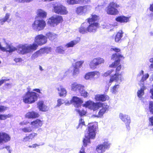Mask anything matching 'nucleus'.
Masks as SVG:
<instances>
[{
  "instance_id": "1",
  "label": "nucleus",
  "mask_w": 153,
  "mask_h": 153,
  "mask_svg": "<svg viewBox=\"0 0 153 153\" xmlns=\"http://www.w3.org/2000/svg\"><path fill=\"white\" fill-rule=\"evenodd\" d=\"M124 57L121 54H118L115 53H113L112 55L111 59L114 60L116 59H117L115 60L109 65V67L111 68H114L116 67L115 69V73L113 75L112 74V72L114 71V70L111 69L107 71L104 73L102 75L103 77H106L108 76H110V78L109 81V83L110 84L109 86L111 85V84L114 81L118 82L119 81L122 82L123 78L121 74H119V71L121 69V65L120 64V62L121 59H124Z\"/></svg>"
},
{
  "instance_id": "2",
  "label": "nucleus",
  "mask_w": 153,
  "mask_h": 153,
  "mask_svg": "<svg viewBox=\"0 0 153 153\" xmlns=\"http://www.w3.org/2000/svg\"><path fill=\"white\" fill-rule=\"evenodd\" d=\"M91 18H88L86 19L89 25L86 22L82 24L78 28L79 32L81 34H85L88 32L95 33L97 29L100 27V24L95 22L98 20V16L95 14H92Z\"/></svg>"
},
{
  "instance_id": "3",
  "label": "nucleus",
  "mask_w": 153,
  "mask_h": 153,
  "mask_svg": "<svg viewBox=\"0 0 153 153\" xmlns=\"http://www.w3.org/2000/svg\"><path fill=\"white\" fill-rule=\"evenodd\" d=\"M47 37L42 34L36 36L34 38V42L32 44L26 46H23V48L24 52L30 53L32 51L36 50L39 46H42L47 43Z\"/></svg>"
},
{
  "instance_id": "4",
  "label": "nucleus",
  "mask_w": 153,
  "mask_h": 153,
  "mask_svg": "<svg viewBox=\"0 0 153 153\" xmlns=\"http://www.w3.org/2000/svg\"><path fill=\"white\" fill-rule=\"evenodd\" d=\"M96 128L93 123H89L87 131L85 135V138L83 139V145L86 147L91 143L90 139H94L96 134Z\"/></svg>"
},
{
  "instance_id": "5",
  "label": "nucleus",
  "mask_w": 153,
  "mask_h": 153,
  "mask_svg": "<svg viewBox=\"0 0 153 153\" xmlns=\"http://www.w3.org/2000/svg\"><path fill=\"white\" fill-rule=\"evenodd\" d=\"M28 91L22 97L23 102L26 104H32L34 103L37 99L38 96L36 93L30 91V88H27Z\"/></svg>"
},
{
  "instance_id": "6",
  "label": "nucleus",
  "mask_w": 153,
  "mask_h": 153,
  "mask_svg": "<svg viewBox=\"0 0 153 153\" xmlns=\"http://www.w3.org/2000/svg\"><path fill=\"white\" fill-rule=\"evenodd\" d=\"M120 7V5L114 1L110 2L105 9L107 14L111 15H116L119 13L117 8Z\"/></svg>"
},
{
  "instance_id": "7",
  "label": "nucleus",
  "mask_w": 153,
  "mask_h": 153,
  "mask_svg": "<svg viewBox=\"0 0 153 153\" xmlns=\"http://www.w3.org/2000/svg\"><path fill=\"white\" fill-rule=\"evenodd\" d=\"M46 25L45 21L42 19H36L32 25L33 29L37 31L44 30Z\"/></svg>"
},
{
  "instance_id": "8",
  "label": "nucleus",
  "mask_w": 153,
  "mask_h": 153,
  "mask_svg": "<svg viewBox=\"0 0 153 153\" xmlns=\"http://www.w3.org/2000/svg\"><path fill=\"white\" fill-rule=\"evenodd\" d=\"M53 10L56 13L60 15H66L68 13L66 7L59 3L53 4Z\"/></svg>"
},
{
  "instance_id": "9",
  "label": "nucleus",
  "mask_w": 153,
  "mask_h": 153,
  "mask_svg": "<svg viewBox=\"0 0 153 153\" xmlns=\"http://www.w3.org/2000/svg\"><path fill=\"white\" fill-rule=\"evenodd\" d=\"M23 46H26V45H19L17 47V48L13 47L10 45H8L6 48V51H5L9 53L13 52L15 51H17L19 53L22 54H24L28 53L27 52H24L23 48Z\"/></svg>"
},
{
  "instance_id": "10",
  "label": "nucleus",
  "mask_w": 153,
  "mask_h": 153,
  "mask_svg": "<svg viewBox=\"0 0 153 153\" xmlns=\"http://www.w3.org/2000/svg\"><path fill=\"white\" fill-rule=\"evenodd\" d=\"M23 46H26V45H19L17 47V48L13 47L10 45H8L6 48V51H5L9 53L13 52L15 51H17L19 53L22 54H24L28 53L27 52H24L23 48Z\"/></svg>"
},
{
  "instance_id": "11",
  "label": "nucleus",
  "mask_w": 153,
  "mask_h": 153,
  "mask_svg": "<svg viewBox=\"0 0 153 153\" xmlns=\"http://www.w3.org/2000/svg\"><path fill=\"white\" fill-rule=\"evenodd\" d=\"M104 59L100 57H97L94 58L91 60L89 64L90 68L91 69H94L97 68V66L104 63Z\"/></svg>"
},
{
  "instance_id": "12",
  "label": "nucleus",
  "mask_w": 153,
  "mask_h": 153,
  "mask_svg": "<svg viewBox=\"0 0 153 153\" xmlns=\"http://www.w3.org/2000/svg\"><path fill=\"white\" fill-rule=\"evenodd\" d=\"M63 21V18L60 15H56L55 17L52 16L50 18L48 22V23L50 26L54 27Z\"/></svg>"
},
{
  "instance_id": "13",
  "label": "nucleus",
  "mask_w": 153,
  "mask_h": 153,
  "mask_svg": "<svg viewBox=\"0 0 153 153\" xmlns=\"http://www.w3.org/2000/svg\"><path fill=\"white\" fill-rule=\"evenodd\" d=\"M100 104L99 105L98 108L97 109V110L100 107L102 108L99 111L97 115H94L95 117L97 118L102 117L105 113L108 111L109 106L105 103H102L100 102Z\"/></svg>"
},
{
  "instance_id": "14",
  "label": "nucleus",
  "mask_w": 153,
  "mask_h": 153,
  "mask_svg": "<svg viewBox=\"0 0 153 153\" xmlns=\"http://www.w3.org/2000/svg\"><path fill=\"white\" fill-rule=\"evenodd\" d=\"M110 145L109 142L104 141L102 144L98 145L97 146L96 151L98 153H103L106 150L110 148Z\"/></svg>"
},
{
  "instance_id": "15",
  "label": "nucleus",
  "mask_w": 153,
  "mask_h": 153,
  "mask_svg": "<svg viewBox=\"0 0 153 153\" xmlns=\"http://www.w3.org/2000/svg\"><path fill=\"white\" fill-rule=\"evenodd\" d=\"M100 104V102H94L92 101L88 100L83 105V106L95 111L97 110V109L99 106V105Z\"/></svg>"
},
{
  "instance_id": "16",
  "label": "nucleus",
  "mask_w": 153,
  "mask_h": 153,
  "mask_svg": "<svg viewBox=\"0 0 153 153\" xmlns=\"http://www.w3.org/2000/svg\"><path fill=\"white\" fill-rule=\"evenodd\" d=\"M120 118L126 124V127L128 130L130 128L129 124L130 123V119L128 115L120 113L119 114Z\"/></svg>"
},
{
  "instance_id": "17",
  "label": "nucleus",
  "mask_w": 153,
  "mask_h": 153,
  "mask_svg": "<svg viewBox=\"0 0 153 153\" xmlns=\"http://www.w3.org/2000/svg\"><path fill=\"white\" fill-rule=\"evenodd\" d=\"M66 2L69 5L77 4H85L90 2V0H66Z\"/></svg>"
},
{
  "instance_id": "18",
  "label": "nucleus",
  "mask_w": 153,
  "mask_h": 153,
  "mask_svg": "<svg viewBox=\"0 0 153 153\" xmlns=\"http://www.w3.org/2000/svg\"><path fill=\"white\" fill-rule=\"evenodd\" d=\"M94 99L97 101L104 102L109 100V96L105 94H97L95 95Z\"/></svg>"
},
{
  "instance_id": "19",
  "label": "nucleus",
  "mask_w": 153,
  "mask_h": 153,
  "mask_svg": "<svg viewBox=\"0 0 153 153\" xmlns=\"http://www.w3.org/2000/svg\"><path fill=\"white\" fill-rule=\"evenodd\" d=\"M130 17L121 15L117 16L115 20L117 22L120 23H126L129 21Z\"/></svg>"
},
{
  "instance_id": "20",
  "label": "nucleus",
  "mask_w": 153,
  "mask_h": 153,
  "mask_svg": "<svg viewBox=\"0 0 153 153\" xmlns=\"http://www.w3.org/2000/svg\"><path fill=\"white\" fill-rule=\"evenodd\" d=\"M84 86L76 83H74L71 85V90L74 91H78L79 92H82Z\"/></svg>"
},
{
  "instance_id": "21",
  "label": "nucleus",
  "mask_w": 153,
  "mask_h": 153,
  "mask_svg": "<svg viewBox=\"0 0 153 153\" xmlns=\"http://www.w3.org/2000/svg\"><path fill=\"white\" fill-rule=\"evenodd\" d=\"M71 102L73 103L75 107H78L82 103L83 101L76 97H73L71 100Z\"/></svg>"
},
{
  "instance_id": "22",
  "label": "nucleus",
  "mask_w": 153,
  "mask_h": 153,
  "mask_svg": "<svg viewBox=\"0 0 153 153\" xmlns=\"http://www.w3.org/2000/svg\"><path fill=\"white\" fill-rule=\"evenodd\" d=\"M37 135V134L36 133L34 132L30 133L24 137L22 140V141L24 142L30 141V140L33 139Z\"/></svg>"
},
{
  "instance_id": "23",
  "label": "nucleus",
  "mask_w": 153,
  "mask_h": 153,
  "mask_svg": "<svg viewBox=\"0 0 153 153\" xmlns=\"http://www.w3.org/2000/svg\"><path fill=\"white\" fill-rule=\"evenodd\" d=\"M30 124L34 128H37L42 126L43 121L39 119H36L31 122Z\"/></svg>"
},
{
  "instance_id": "24",
  "label": "nucleus",
  "mask_w": 153,
  "mask_h": 153,
  "mask_svg": "<svg viewBox=\"0 0 153 153\" xmlns=\"http://www.w3.org/2000/svg\"><path fill=\"white\" fill-rule=\"evenodd\" d=\"M97 74H99V72L97 71L88 72L85 75L84 78L86 80L90 79L93 78Z\"/></svg>"
},
{
  "instance_id": "25",
  "label": "nucleus",
  "mask_w": 153,
  "mask_h": 153,
  "mask_svg": "<svg viewBox=\"0 0 153 153\" xmlns=\"http://www.w3.org/2000/svg\"><path fill=\"white\" fill-rule=\"evenodd\" d=\"M37 105L39 110L41 111L45 112L48 110V107L44 104L42 101H39L37 103Z\"/></svg>"
},
{
  "instance_id": "26",
  "label": "nucleus",
  "mask_w": 153,
  "mask_h": 153,
  "mask_svg": "<svg viewBox=\"0 0 153 153\" xmlns=\"http://www.w3.org/2000/svg\"><path fill=\"white\" fill-rule=\"evenodd\" d=\"M39 116L38 113L33 111L28 112L26 114V117L29 119L38 118Z\"/></svg>"
},
{
  "instance_id": "27",
  "label": "nucleus",
  "mask_w": 153,
  "mask_h": 153,
  "mask_svg": "<svg viewBox=\"0 0 153 153\" xmlns=\"http://www.w3.org/2000/svg\"><path fill=\"white\" fill-rule=\"evenodd\" d=\"M124 32L122 30H120L117 32L114 37L115 41L116 42H118L122 39L123 36Z\"/></svg>"
},
{
  "instance_id": "28",
  "label": "nucleus",
  "mask_w": 153,
  "mask_h": 153,
  "mask_svg": "<svg viewBox=\"0 0 153 153\" xmlns=\"http://www.w3.org/2000/svg\"><path fill=\"white\" fill-rule=\"evenodd\" d=\"M56 89L59 92V94L60 97L65 96L66 94V91L65 89L62 85H60Z\"/></svg>"
},
{
  "instance_id": "29",
  "label": "nucleus",
  "mask_w": 153,
  "mask_h": 153,
  "mask_svg": "<svg viewBox=\"0 0 153 153\" xmlns=\"http://www.w3.org/2000/svg\"><path fill=\"white\" fill-rule=\"evenodd\" d=\"M87 9L86 6H79L76 8V13L78 14H82L86 12Z\"/></svg>"
},
{
  "instance_id": "30",
  "label": "nucleus",
  "mask_w": 153,
  "mask_h": 153,
  "mask_svg": "<svg viewBox=\"0 0 153 153\" xmlns=\"http://www.w3.org/2000/svg\"><path fill=\"white\" fill-rule=\"evenodd\" d=\"M1 136L2 143L3 142L7 143L10 141L11 139L10 135L5 132H1Z\"/></svg>"
},
{
  "instance_id": "31",
  "label": "nucleus",
  "mask_w": 153,
  "mask_h": 153,
  "mask_svg": "<svg viewBox=\"0 0 153 153\" xmlns=\"http://www.w3.org/2000/svg\"><path fill=\"white\" fill-rule=\"evenodd\" d=\"M36 14L38 17L42 18H45L47 16L46 13L41 9H38L37 10Z\"/></svg>"
},
{
  "instance_id": "32",
  "label": "nucleus",
  "mask_w": 153,
  "mask_h": 153,
  "mask_svg": "<svg viewBox=\"0 0 153 153\" xmlns=\"http://www.w3.org/2000/svg\"><path fill=\"white\" fill-rule=\"evenodd\" d=\"M22 132L27 133L31 132L32 131V129L30 126L25 127L20 129Z\"/></svg>"
},
{
  "instance_id": "33",
  "label": "nucleus",
  "mask_w": 153,
  "mask_h": 153,
  "mask_svg": "<svg viewBox=\"0 0 153 153\" xmlns=\"http://www.w3.org/2000/svg\"><path fill=\"white\" fill-rule=\"evenodd\" d=\"M78 43V41L76 40H74L70 41L65 45L67 48L73 47Z\"/></svg>"
},
{
  "instance_id": "34",
  "label": "nucleus",
  "mask_w": 153,
  "mask_h": 153,
  "mask_svg": "<svg viewBox=\"0 0 153 153\" xmlns=\"http://www.w3.org/2000/svg\"><path fill=\"white\" fill-rule=\"evenodd\" d=\"M56 35L55 34L49 32L46 33L45 36L47 37V39L48 38L50 40H52L56 38Z\"/></svg>"
},
{
  "instance_id": "35",
  "label": "nucleus",
  "mask_w": 153,
  "mask_h": 153,
  "mask_svg": "<svg viewBox=\"0 0 153 153\" xmlns=\"http://www.w3.org/2000/svg\"><path fill=\"white\" fill-rule=\"evenodd\" d=\"M40 50L42 53H46L48 54L51 52V47H46L40 49Z\"/></svg>"
},
{
  "instance_id": "36",
  "label": "nucleus",
  "mask_w": 153,
  "mask_h": 153,
  "mask_svg": "<svg viewBox=\"0 0 153 153\" xmlns=\"http://www.w3.org/2000/svg\"><path fill=\"white\" fill-rule=\"evenodd\" d=\"M65 50L63 47L62 46L57 47L56 49V51L58 53L63 54L65 52Z\"/></svg>"
},
{
  "instance_id": "37",
  "label": "nucleus",
  "mask_w": 153,
  "mask_h": 153,
  "mask_svg": "<svg viewBox=\"0 0 153 153\" xmlns=\"http://www.w3.org/2000/svg\"><path fill=\"white\" fill-rule=\"evenodd\" d=\"M10 16V14L8 13H6L5 16L4 17V18L0 20V22L2 24H3L4 22L7 21V20L9 19Z\"/></svg>"
},
{
  "instance_id": "38",
  "label": "nucleus",
  "mask_w": 153,
  "mask_h": 153,
  "mask_svg": "<svg viewBox=\"0 0 153 153\" xmlns=\"http://www.w3.org/2000/svg\"><path fill=\"white\" fill-rule=\"evenodd\" d=\"M42 53L40 49L38 51H37L34 53L33 55V57L34 58H35L41 56L42 54Z\"/></svg>"
},
{
  "instance_id": "39",
  "label": "nucleus",
  "mask_w": 153,
  "mask_h": 153,
  "mask_svg": "<svg viewBox=\"0 0 153 153\" xmlns=\"http://www.w3.org/2000/svg\"><path fill=\"white\" fill-rule=\"evenodd\" d=\"M83 126H85V122L83 119L82 118H81L79 120V124L76 128L78 129L80 127L82 128Z\"/></svg>"
},
{
  "instance_id": "40",
  "label": "nucleus",
  "mask_w": 153,
  "mask_h": 153,
  "mask_svg": "<svg viewBox=\"0 0 153 153\" xmlns=\"http://www.w3.org/2000/svg\"><path fill=\"white\" fill-rule=\"evenodd\" d=\"M12 115L8 114L7 115L0 114V120H4L6 119L7 118L11 117Z\"/></svg>"
},
{
  "instance_id": "41",
  "label": "nucleus",
  "mask_w": 153,
  "mask_h": 153,
  "mask_svg": "<svg viewBox=\"0 0 153 153\" xmlns=\"http://www.w3.org/2000/svg\"><path fill=\"white\" fill-rule=\"evenodd\" d=\"M83 61H77L75 63L74 67L79 68L82 66V65L84 63Z\"/></svg>"
},
{
  "instance_id": "42",
  "label": "nucleus",
  "mask_w": 153,
  "mask_h": 153,
  "mask_svg": "<svg viewBox=\"0 0 153 153\" xmlns=\"http://www.w3.org/2000/svg\"><path fill=\"white\" fill-rule=\"evenodd\" d=\"M79 72V69L78 68L74 66V69L73 72V75L74 76L77 75Z\"/></svg>"
},
{
  "instance_id": "43",
  "label": "nucleus",
  "mask_w": 153,
  "mask_h": 153,
  "mask_svg": "<svg viewBox=\"0 0 153 153\" xmlns=\"http://www.w3.org/2000/svg\"><path fill=\"white\" fill-rule=\"evenodd\" d=\"M76 111L79 114L80 116L85 115L86 114V111L83 109L82 110H77Z\"/></svg>"
},
{
  "instance_id": "44",
  "label": "nucleus",
  "mask_w": 153,
  "mask_h": 153,
  "mask_svg": "<svg viewBox=\"0 0 153 153\" xmlns=\"http://www.w3.org/2000/svg\"><path fill=\"white\" fill-rule=\"evenodd\" d=\"M144 94V89L143 88H141L140 90H139L137 92V96L139 97H141Z\"/></svg>"
},
{
  "instance_id": "45",
  "label": "nucleus",
  "mask_w": 153,
  "mask_h": 153,
  "mask_svg": "<svg viewBox=\"0 0 153 153\" xmlns=\"http://www.w3.org/2000/svg\"><path fill=\"white\" fill-rule=\"evenodd\" d=\"M79 93H80L81 95L84 98H86L88 97V93L87 92L85 91L84 88L82 92Z\"/></svg>"
},
{
  "instance_id": "46",
  "label": "nucleus",
  "mask_w": 153,
  "mask_h": 153,
  "mask_svg": "<svg viewBox=\"0 0 153 153\" xmlns=\"http://www.w3.org/2000/svg\"><path fill=\"white\" fill-rule=\"evenodd\" d=\"M149 109L150 112L153 114V102H152L149 103Z\"/></svg>"
},
{
  "instance_id": "47",
  "label": "nucleus",
  "mask_w": 153,
  "mask_h": 153,
  "mask_svg": "<svg viewBox=\"0 0 153 153\" xmlns=\"http://www.w3.org/2000/svg\"><path fill=\"white\" fill-rule=\"evenodd\" d=\"M110 50L111 51H114L116 52H119L120 51V49L119 48H111V49Z\"/></svg>"
},
{
  "instance_id": "48",
  "label": "nucleus",
  "mask_w": 153,
  "mask_h": 153,
  "mask_svg": "<svg viewBox=\"0 0 153 153\" xmlns=\"http://www.w3.org/2000/svg\"><path fill=\"white\" fill-rule=\"evenodd\" d=\"M119 87V85H115L112 87V91L113 92H115L116 91V89L118 88Z\"/></svg>"
},
{
  "instance_id": "49",
  "label": "nucleus",
  "mask_w": 153,
  "mask_h": 153,
  "mask_svg": "<svg viewBox=\"0 0 153 153\" xmlns=\"http://www.w3.org/2000/svg\"><path fill=\"white\" fill-rule=\"evenodd\" d=\"M33 0H17L18 2L19 3H29Z\"/></svg>"
},
{
  "instance_id": "50",
  "label": "nucleus",
  "mask_w": 153,
  "mask_h": 153,
  "mask_svg": "<svg viewBox=\"0 0 153 153\" xmlns=\"http://www.w3.org/2000/svg\"><path fill=\"white\" fill-rule=\"evenodd\" d=\"M7 107L3 105L0 106V112H3L7 110Z\"/></svg>"
},
{
  "instance_id": "51",
  "label": "nucleus",
  "mask_w": 153,
  "mask_h": 153,
  "mask_svg": "<svg viewBox=\"0 0 153 153\" xmlns=\"http://www.w3.org/2000/svg\"><path fill=\"white\" fill-rule=\"evenodd\" d=\"M149 75L148 74H146L145 75L143 76L142 78L143 80L144 81L146 80L149 77Z\"/></svg>"
},
{
  "instance_id": "52",
  "label": "nucleus",
  "mask_w": 153,
  "mask_h": 153,
  "mask_svg": "<svg viewBox=\"0 0 153 153\" xmlns=\"http://www.w3.org/2000/svg\"><path fill=\"white\" fill-rule=\"evenodd\" d=\"M9 79H2L0 80V86L3 84L4 82L9 81Z\"/></svg>"
},
{
  "instance_id": "53",
  "label": "nucleus",
  "mask_w": 153,
  "mask_h": 153,
  "mask_svg": "<svg viewBox=\"0 0 153 153\" xmlns=\"http://www.w3.org/2000/svg\"><path fill=\"white\" fill-rule=\"evenodd\" d=\"M62 100L61 99H59L57 100V105L60 106L61 105L63 104Z\"/></svg>"
},
{
  "instance_id": "54",
  "label": "nucleus",
  "mask_w": 153,
  "mask_h": 153,
  "mask_svg": "<svg viewBox=\"0 0 153 153\" xmlns=\"http://www.w3.org/2000/svg\"><path fill=\"white\" fill-rule=\"evenodd\" d=\"M149 9L150 11L153 12V3L150 4Z\"/></svg>"
},
{
  "instance_id": "55",
  "label": "nucleus",
  "mask_w": 153,
  "mask_h": 153,
  "mask_svg": "<svg viewBox=\"0 0 153 153\" xmlns=\"http://www.w3.org/2000/svg\"><path fill=\"white\" fill-rule=\"evenodd\" d=\"M28 123V122L27 123V122H20L19 123V124H20V125L21 126H23L24 125H26Z\"/></svg>"
},
{
  "instance_id": "56",
  "label": "nucleus",
  "mask_w": 153,
  "mask_h": 153,
  "mask_svg": "<svg viewBox=\"0 0 153 153\" xmlns=\"http://www.w3.org/2000/svg\"><path fill=\"white\" fill-rule=\"evenodd\" d=\"M79 153H86L85 151V149L82 148L81 150L79 152Z\"/></svg>"
},
{
  "instance_id": "57",
  "label": "nucleus",
  "mask_w": 153,
  "mask_h": 153,
  "mask_svg": "<svg viewBox=\"0 0 153 153\" xmlns=\"http://www.w3.org/2000/svg\"><path fill=\"white\" fill-rule=\"evenodd\" d=\"M33 91H36L37 92L39 93H41L39 89L38 88H36L35 89L33 90Z\"/></svg>"
},
{
  "instance_id": "58",
  "label": "nucleus",
  "mask_w": 153,
  "mask_h": 153,
  "mask_svg": "<svg viewBox=\"0 0 153 153\" xmlns=\"http://www.w3.org/2000/svg\"><path fill=\"white\" fill-rule=\"evenodd\" d=\"M21 60V58H16L14 59V60L16 62H18L20 61Z\"/></svg>"
},
{
  "instance_id": "59",
  "label": "nucleus",
  "mask_w": 153,
  "mask_h": 153,
  "mask_svg": "<svg viewBox=\"0 0 153 153\" xmlns=\"http://www.w3.org/2000/svg\"><path fill=\"white\" fill-rule=\"evenodd\" d=\"M33 148H36L37 146H38L39 145L37 144H33Z\"/></svg>"
},
{
  "instance_id": "60",
  "label": "nucleus",
  "mask_w": 153,
  "mask_h": 153,
  "mask_svg": "<svg viewBox=\"0 0 153 153\" xmlns=\"http://www.w3.org/2000/svg\"><path fill=\"white\" fill-rule=\"evenodd\" d=\"M2 143L1 132H0V143Z\"/></svg>"
},
{
  "instance_id": "61",
  "label": "nucleus",
  "mask_w": 153,
  "mask_h": 153,
  "mask_svg": "<svg viewBox=\"0 0 153 153\" xmlns=\"http://www.w3.org/2000/svg\"><path fill=\"white\" fill-rule=\"evenodd\" d=\"M42 1H54V0H41Z\"/></svg>"
},
{
  "instance_id": "62",
  "label": "nucleus",
  "mask_w": 153,
  "mask_h": 153,
  "mask_svg": "<svg viewBox=\"0 0 153 153\" xmlns=\"http://www.w3.org/2000/svg\"><path fill=\"white\" fill-rule=\"evenodd\" d=\"M150 92L152 94V95L153 97V89H151L150 90Z\"/></svg>"
},
{
  "instance_id": "63",
  "label": "nucleus",
  "mask_w": 153,
  "mask_h": 153,
  "mask_svg": "<svg viewBox=\"0 0 153 153\" xmlns=\"http://www.w3.org/2000/svg\"><path fill=\"white\" fill-rule=\"evenodd\" d=\"M150 62H151L153 63V57L150 59Z\"/></svg>"
},
{
  "instance_id": "64",
  "label": "nucleus",
  "mask_w": 153,
  "mask_h": 153,
  "mask_svg": "<svg viewBox=\"0 0 153 153\" xmlns=\"http://www.w3.org/2000/svg\"><path fill=\"white\" fill-rule=\"evenodd\" d=\"M39 68H40V70H41V71L43 70V69L42 68V67L40 66H39Z\"/></svg>"
}]
</instances>
